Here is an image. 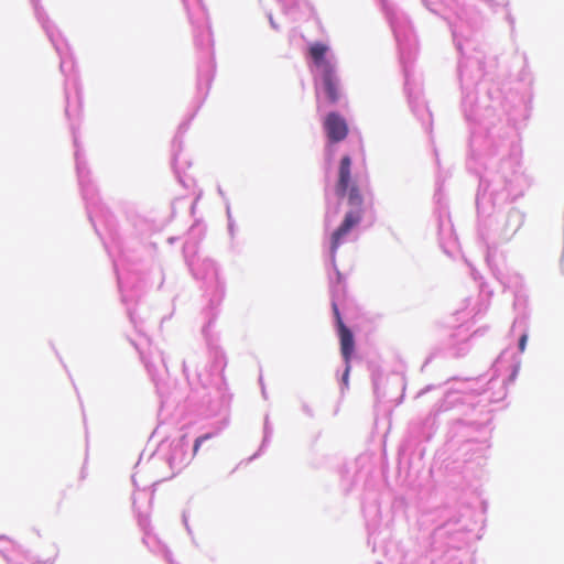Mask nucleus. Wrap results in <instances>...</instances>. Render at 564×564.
Listing matches in <instances>:
<instances>
[{
  "instance_id": "nucleus-5",
  "label": "nucleus",
  "mask_w": 564,
  "mask_h": 564,
  "mask_svg": "<svg viewBox=\"0 0 564 564\" xmlns=\"http://www.w3.org/2000/svg\"><path fill=\"white\" fill-rule=\"evenodd\" d=\"M322 77L324 89L329 102H337L339 100L340 94L338 88V80L335 75V69L322 73Z\"/></svg>"
},
{
  "instance_id": "nucleus-7",
  "label": "nucleus",
  "mask_w": 564,
  "mask_h": 564,
  "mask_svg": "<svg viewBox=\"0 0 564 564\" xmlns=\"http://www.w3.org/2000/svg\"><path fill=\"white\" fill-rule=\"evenodd\" d=\"M212 437V434H205V435H202L199 437H197L194 442V447H193V455L195 456L197 453H198V449L202 445V443L206 440H209Z\"/></svg>"
},
{
  "instance_id": "nucleus-8",
  "label": "nucleus",
  "mask_w": 564,
  "mask_h": 564,
  "mask_svg": "<svg viewBox=\"0 0 564 564\" xmlns=\"http://www.w3.org/2000/svg\"><path fill=\"white\" fill-rule=\"evenodd\" d=\"M527 340H528V335H527V334H523V335L520 337V340H519V350H520L521 352H523V351L525 350Z\"/></svg>"
},
{
  "instance_id": "nucleus-4",
  "label": "nucleus",
  "mask_w": 564,
  "mask_h": 564,
  "mask_svg": "<svg viewBox=\"0 0 564 564\" xmlns=\"http://www.w3.org/2000/svg\"><path fill=\"white\" fill-rule=\"evenodd\" d=\"M338 330L340 343V352L345 364H349L355 351V339L351 330L347 326H341Z\"/></svg>"
},
{
  "instance_id": "nucleus-3",
  "label": "nucleus",
  "mask_w": 564,
  "mask_h": 564,
  "mask_svg": "<svg viewBox=\"0 0 564 564\" xmlns=\"http://www.w3.org/2000/svg\"><path fill=\"white\" fill-rule=\"evenodd\" d=\"M327 51L328 46L321 42L313 43L308 50L311 58L313 59L315 66L321 68L322 73L334 69L332 63L325 57Z\"/></svg>"
},
{
  "instance_id": "nucleus-9",
  "label": "nucleus",
  "mask_w": 564,
  "mask_h": 564,
  "mask_svg": "<svg viewBox=\"0 0 564 564\" xmlns=\"http://www.w3.org/2000/svg\"><path fill=\"white\" fill-rule=\"evenodd\" d=\"M349 372H350V362L346 364V369L343 375V382L345 383V386H348Z\"/></svg>"
},
{
  "instance_id": "nucleus-2",
  "label": "nucleus",
  "mask_w": 564,
  "mask_h": 564,
  "mask_svg": "<svg viewBox=\"0 0 564 564\" xmlns=\"http://www.w3.org/2000/svg\"><path fill=\"white\" fill-rule=\"evenodd\" d=\"M324 129L332 143H338L346 139L348 124L344 117L337 112H329L324 120Z\"/></svg>"
},
{
  "instance_id": "nucleus-1",
  "label": "nucleus",
  "mask_w": 564,
  "mask_h": 564,
  "mask_svg": "<svg viewBox=\"0 0 564 564\" xmlns=\"http://www.w3.org/2000/svg\"><path fill=\"white\" fill-rule=\"evenodd\" d=\"M351 158L344 155L338 165L335 193L339 198H347L350 209L345 214L341 224L333 232L330 238V251L334 254L350 230L357 226L364 214V197L361 191L351 174Z\"/></svg>"
},
{
  "instance_id": "nucleus-6",
  "label": "nucleus",
  "mask_w": 564,
  "mask_h": 564,
  "mask_svg": "<svg viewBox=\"0 0 564 564\" xmlns=\"http://www.w3.org/2000/svg\"><path fill=\"white\" fill-rule=\"evenodd\" d=\"M332 308H333V313H334V316H335V319H336L337 329H340L341 326H346V325L343 322L339 308H338L336 303L332 304Z\"/></svg>"
}]
</instances>
